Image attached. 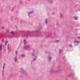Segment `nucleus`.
I'll return each instance as SVG.
<instances>
[{
	"mask_svg": "<svg viewBox=\"0 0 80 80\" xmlns=\"http://www.w3.org/2000/svg\"><path fill=\"white\" fill-rule=\"evenodd\" d=\"M78 38H80V37H78Z\"/></svg>",
	"mask_w": 80,
	"mask_h": 80,
	"instance_id": "obj_6",
	"label": "nucleus"
},
{
	"mask_svg": "<svg viewBox=\"0 0 80 80\" xmlns=\"http://www.w3.org/2000/svg\"><path fill=\"white\" fill-rule=\"evenodd\" d=\"M0 47L1 48H2V45H1L0 46Z\"/></svg>",
	"mask_w": 80,
	"mask_h": 80,
	"instance_id": "obj_5",
	"label": "nucleus"
},
{
	"mask_svg": "<svg viewBox=\"0 0 80 80\" xmlns=\"http://www.w3.org/2000/svg\"><path fill=\"white\" fill-rule=\"evenodd\" d=\"M11 33H12V34H13V32H11Z\"/></svg>",
	"mask_w": 80,
	"mask_h": 80,
	"instance_id": "obj_4",
	"label": "nucleus"
},
{
	"mask_svg": "<svg viewBox=\"0 0 80 80\" xmlns=\"http://www.w3.org/2000/svg\"><path fill=\"white\" fill-rule=\"evenodd\" d=\"M14 60L15 62H17V58H15L14 59Z\"/></svg>",
	"mask_w": 80,
	"mask_h": 80,
	"instance_id": "obj_1",
	"label": "nucleus"
},
{
	"mask_svg": "<svg viewBox=\"0 0 80 80\" xmlns=\"http://www.w3.org/2000/svg\"><path fill=\"white\" fill-rule=\"evenodd\" d=\"M7 41H6V42L5 43V45H7Z\"/></svg>",
	"mask_w": 80,
	"mask_h": 80,
	"instance_id": "obj_2",
	"label": "nucleus"
},
{
	"mask_svg": "<svg viewBox=\"0 0 80 80\" xmlns=\"http://www.w3.org/2000/svg\"><path fill=\"white\" fill-rule=\"evenodd\" d=\"M25 42V40H24V42Z\"/></svg>",
	"mask_w": 80,
	"mask_h": 80,
	"instance_id": "obj_7",
	"label": "nucleus"
},
{
	"mask_svg": "<svg viewBox=\"0 0 80 80\" xmlns=\"http://www.w3.org/2000/svg\"><path fill=\"white\" fill-rule=\"evenodd\" d=\"M76 43H80V42H77Z\"/></svg>",
	"mask_w": 80,
	"mask_h": 80,
	"instance_id": "obj_3",
	"label": "nucleus"
}]
</instances>
